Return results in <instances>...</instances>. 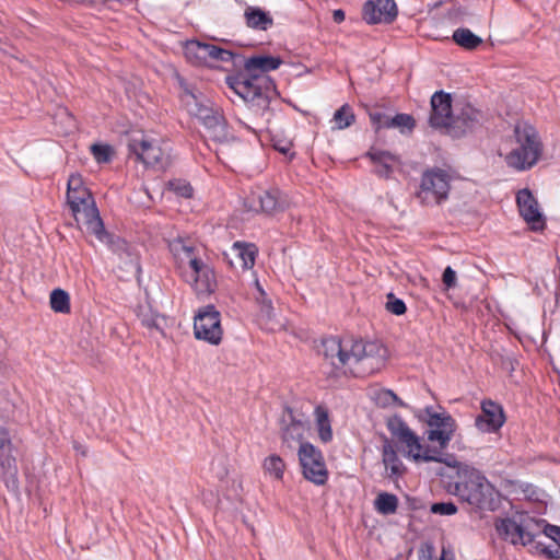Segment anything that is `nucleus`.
<instances>
[{
    "label": "nucleus",
    "instance_id": "f03ea898",
    "mask_svg": "<svg viewBox=\"0 0 560 560\" xmlns=\"http://www.w3.org/2000/svg\"><path fill=\"white\" fill-rule=\"evenodd\" d=\"M336 377L351 374L364 377L380 371L386 362L387 349L377 341L329 337L318 350Z\"/></svg>",
    "mask_w": 560,
    "mask_h": 560
},
{
    "label": "nucleus",
    "instance_id": "4c0bfd02",
    "mask_svg": "<svg viewBox=\"0 0 560 560\" xmlns=\"http://www.w3.org/2000/svg\"><path fill=\"white\" fill-rule=\"evenodd\" d=\"M385 308L386 311L394 315H402L407 311L405 302L396 298L393 293L387 294V302L385 304Z\"/></svg>",
    "mask_w": 560,
    "mask_h": 560
},
{
    "label": "nucleus",
    "instance_id": "3c124183",
    "mask_svg": "<svg viewBox=\"0 0 560 560\" xmlns=\"http://www.w3.org/2000/svg\"><path fill=\"white\" fill-rule=\"evenodd\" d=\"M73 447H74V450H75L77 452H79L82 456H86V453H88V452H86V448H85L84 446H82L81 444H79V443H77V442H75V443L73 444Z\"/></svg>",
    "mask_w": 560,
    "mask_h": 560
},
{
    "label": "nucleus",
    "instance_id": "4468645a",
    "mask_svg": "<svg viewBox=\"0 0 560 560\" xmlns=\"http://www.w3.org/2000/svg\"><path fill=\"white\" fill-rule=\"evenodd\" d=\"M201 124L208 130L209 137L220 143L221 148L217 151L219 159H221V155H225L228 153V144L230 141L236 142L237 147H240V141H237L236 138L228 131L225 118L220 110L210 115L209 118L203 120Z\"/></svg>",
    "mask_w": 560,
    "mask_h": 560
},
{
    "label": "nucleus",
    "instance_id": "8fccbe9b",
    "mask_svg": "<svg viewBox=\"0 0 560 560\" xmlns=\"http://www.w3.org/2000/svg\"><path fill=\"white\" fill-rule=\"evenodd\" d=\"M332 19L336 23H341L345 21V12L340 9L335 10L332 13Z\"/></svg>",
    "mask_w": 560,
    "mask_h": 560
},
{
    "label": "nucleus",
    "instance_id": "de8ad7c7",
    "mask_svg": "<svg viewBox=\"0 0 560 560\" xmlns=\"http://www.w3.org/2000/svg\"><path fill=\"white\" fill-rule=\"evenodd\" d=\"M456 282V273L451 267H446L443 272V283L447 288H453Z\"/></svg>",
    "mask_w": 560,
    "mask_h": 560
},
{
    "label": "nucleus",
    "instance_id": "e433bc0d",
    "mask_svg": "<svg viewBox=\"0 0 560 560\" xmlns=\"http://www.w3.org/2000/svg\"><path fill=\"white\" fill-rule=\"evenodd\" d=\"M91 152L98 163H107L112 159L113 149L108 144L94 143L91 145Z\"/></svg>",
    "mask_w": 560,
    "mask_h": 560
},
{
    "label": "nucleus",
    "instance_id": "a19ab883",
    "mask_svg": "<svg viewBox=\"0 0 560 560\" xmlns=\"http://www.w3.org/2000/svg\"><path fill=\"white\" fill-rule=\"evenodd\" d=\"M430 512L440 515H452L457 512V506L452 502H439L431 505Z\"/></svg>",
    "mask_w": 560,
    "mask_h": 560
},
{
    "label": "nucleus",
    "instance_id": "9d476101",
    "mask_svg": "<svg viewBox=\"0 0 560 560\" xmlns=\"http://www.w3.org/2000/svg\"><path fill=\"white\" fill-rule=\"evenodd\" d=\"M195 337L211 345H219L222 340L220 312L213 305L199 310L194 322Z\"/></svg>",
    "mask_w": 560,
    "mask_h": 560
},
{
    "label": "nucleus",
    "instance_id": "412c9836",
    "mask_svg": "<svg viewBox=\"0 0 560 560\" xmlns=\"http://www.w3.org/2000/svg\"><path fill=\"white\" fill-rule=\"evenodd\" d=\"M262 79H253V77L237 80L233 85V90L245 102H258V105L267 106L268 98L264 95L259 82Z\"/></svg>",
    "mask_w": 560,
    "mask_h": 560
},
{
    "label": "nucleus",
    "instance_id": "39448f33",
    "mask_svg": "<svg viewBox=\"0 0 560 560\" xmlns=\"http://www.w3.org/2000/svg\"><path fill=\"white\" fill-rule=\"evenodd\" d=\"M517 147L506 155L509 166L525 171L532 168L542 154V142L536 128L527 122H517L514 127Z\"/></svg>",
    "mask_w": 560,
    "mask_h": 560
},
{
    "label": "nucleus",
    "instance_id": "ddd939ff",
    "mask_svg": "<svg viewBox=\"0 0 560 560\" xmlns=\"http://www.w3.org/2000/svg\"><path fill=\"white\" fill-rule=\"evenodd\" d=\"M516 202L520 213L533 231H541L546 226L545 218L539 209L538 201L527 188L517 192Z\"/></svg>",
    "mask_w": 560,
    "mask_h": 560
},
{
    "label": "nucleus",
    "instance_id": "bb28decb",
    "mask_svg": "<svg viewBox=\"0 0 560 560\" xmlns=\"http://www.w3.org/2000/svg\"><path fill=\"white\" fill-rule=\"evenodd\" d=\"M182 89L180 101L186 110L192 116L200 105L207 100L201 92L190 86L184 79H179Z\"/></svg>",
    "mask_w": 560,
    "mask_h": 560
},
{
    "label": "nucleus",
    "instance_id": "f8f14e48",
    "mask_svg": "<svg viewBox=\"0 0 560 560\" xmlns=\"http://www.w3.org/2000/svg\"><path fill=\"white\" fill-rule=\"evenodd\" d=\"M308 429V422L296 419L291 408H287L282 415L281 441L282 446L293 451L296 445L301 446L304 433Z\"/></svg>",
    "mask_w": 560,
    "mask_h": 560
},
{
    "label": "nucleus",
    "instance_id": "a211bd4d",
    "mask_svg": "<svg viewBox=\"0 0 560 560\" xmlns=\"http://www.w3.org/2000/svg\"><path fill=\"white\" fill-rule=\"evenodd\" d=\"M505 422V415L501 405L492 400L481 402V413L475 420L481 432H497Z\"/></svg>",
    "mask_w": 560,
    "mask_h": 560
},
{
    "label": "nucleus",
    "instance_id": "cd10ccee",
    "mask_svg": "<svg viewBox=\"0 0 560 560\" xmlns=\"http://www.w3.org/2000/svg\"><path fill=\"white\" fill-rule=\"evenodd\" d=\"M315 420L320 441L327 443L332 439V430L327 408L317 406L315 408Z\"/></svg>",
    "mask_w": 560,
    "mask_h": 560
},
{
    "label": "nucleus",
    "instance_id": "6e6d98bb",
    "mask_svg": "<svg viewBox=\"0 0 560 560\" xmlns=\"http://www.w3.org/2000/svg\"><path fill=\"white\" fill-rule=\"evenodd\" d=\"M536 525H546V526H549L550 524L547 523L545 520H540V521H537L536 522Z\"/></svg>",
    "mask_w": 560,
    "mask_h": 560
},
{
    "label": "nucleus",
    "instance_id": "6ab92c4d",
    "mask_svg": "<svg viewBox=\"0 0 560 560\" xmlns=\"http://www.w3.org/2000/svg\"><path fill=\"white\" fill-rule=\"evenodd\" d=\"M18 472L16 462L12 455V443L8 431L4 428H0V477L5 480L7 483L10 481L15 482V476Z\"/></svg>",
    "mask_w": 560,
    "mask_h": 560
},
{
    "label": "nucleus",
    "instance_id": "0eeeda50",
    "mask_svg": "<svg viewBox=\"0 0 560 560\" xmlns=\"http://www.w3.org/2000/svg\"><path fill=\"white\" fill-rule=\"evenodd\" d=\"M128 150L136 161L142 162L145 166L164 168L168 164L170 154L162 147V141L142 131L130 135Z\"/></svg>",
    "mask_w": 560,
    "mask_h": 560
},
{
    "label": "nucleus",
    "instance_id": "c756f323",
    "mask_svg": "<svg viewBox=\"0 0 560 560\" xmlns=\"http://www.w3.org/2000/svg\"><path fill=\"white\" fill-rule=\"evenodd\" d=\"M262 468L265 474L276 480H281L283 478L285 464L279 455L272 454L264 459Z\"/></svg>",
    "mask_w": 560,
    "mask_h": 560
},
{
    "label": "nucleus",
    "instance_id": "b1692460",
    "mask_svg": "<svg viewBox=\"0 0 560 560\" xmlns=\"http://www.w3.org/2000/svg\"><path fill=\"white\" fill-rule=\"evenodd\" d=\"M483 120V114L479 109L475 108L470 104H466L462 107L459 114L454 117V128L460 129L463 132L474 129L476 126L481 125Z\"/></svg>",
    "mask_w": 560,
    "mask_h": 560
},
{
    "label": "nucleus",
    "instance_id": "aec40b11",
    "mask_svg": "<svg viewBox=\"0 0 560 560\" xmlns=\"http://www.w3.org/2000/svg\"><path fill=\"white\" fill-rule=\"evenodd\" d=\"M382 462L385 467L386 476L389 479L397 480L407 471L406 466L400 460L397 451L395 450L393 441L386 436L383 438Z\"/></svg>",
    "mask_w": 560,
    "mask_h": 560
},
{
    "label": "nucleus",
    "instance_id": "9b49d317",
    "mask_svg": "<svg viewBox=\"0 0 560 560\" xmlns=\"http://www.w3.org/2000/svg\"><path fill=\"white\" fill-rule=\"evenodd\" d=\"M298 455L304 477L316 485H324L328 471L320 451L311 443H301Z\"/></svg>",
    "mask_w": 560,
    "mask_h": 560
},
{
    "label": "nucleus",
    "instance_id": "ea45409f",
    "mask_svg": "<svg viewBox=\"0 0 560 560\" xmlns=\"http://www.w3.org/2000/svg\"><path fill=\"white\" fill-rule=\"evenodd\" d=\"M199 52H200V42L198 40H189L185 46V56L186 58L195 63L199 65Z\"/></svg>",
    "mask_w": 560,
    "mask_h": 560
},
{
    "label": "nucleus",
    "instance_id": "a878e982",
    "mask_svg": "<svg viewBox=\"0 0 560 560\" xmlns=\"http://www.w3.org/2000/svg\"><path fill=\"white\" fill-rule=\"evenodd\" d=\"M244 19L247 27L256 31H267L273 25L272 16L258 7H247Z\"/></svg>",
    "mask_w": 560,
    "mask_h": 560
},
{
    "label": "nucleus",
    "instance_id": "393cba45",
    "mask_svg": "<svg viewBox=\"0 0 560 560\" xmlns=\"http://www.w3.org/2000/svg\"><path fill=\"white\" fill-rule=\"evenodd\" d=\"M256 254L257 249L255 245L236 242L231 249V256L233 258L231 264H235L243 270L250 269L255 265Z\"/></svg>",
    "mask_w": 560,
    "mask_h": 560
},
{
    "label": "nucleus",
    "instance_id": "20e7f679",
    "mask_svg": "<svg viewBox=\"0 0 560 560\" xmlns=\"http://www.w3.org/2000/svg\"><path fill=\"white\" fill-rule=\"evenodd\" d=\"M67 202L75 221L84 224L89 233L94 234L98 241L109 244L114 252H117L120 257L122 253L128 257L131 256L128 245L124 240H114L113 236L105 231L94 199L88 188L79 189L74 191V194L67 192Z\"/></svg>",
    "mask_w": 560,
    "mask_h": 560
},
{
    "label": "nucleus",
    "instance_id": "864d4df0",
    "mask_svg": "<svg viewBox=\"0 0 560 560\" xmlns=\"http://www.w3.org/2000/svg\"><path fill=\"white\" fill-rule=\"evenodd\" d=\"M494 525H502V526L517 525V523L515 521H511V520L506 518V520H500V524L495 523Z\"/></svg>",
    "mask_w": 560,
    "mask_h": 560
},
{
    "label": "nucleus",
    "instance_id": "49530a36",
    "mask_svg": "<svg viewBox=\"0 0 560 560\" xmlns=\"http://www.w3.org/2000/svg\"><path fill=\"white\" fill-rule=\"evenodd\" d=\"M141 324L149 328H155L158 330H161L160 324H159V316L152 315V314H143L141 315Z\"/></svg>",
    "mask_w": 560,
    "mask_h": 560
},
{
    "label": "nucleus",
    "instance_id": "c03bdc74",
    "mask_svg": "<svg viewBox=\"0 0 560 560\" xmlns=\"http://www.w3.org/2000/svg\"><path fill=\"white\" fill-rule=\"evenodd\" d=\"M273 148L283 155H289L291 160L294 156V152L291 151L292 142L288 140H277L273 142Z\"/></svg>",
    "mask_w": 560,
    "mask_h": 560
},
{
    "label": "nucleus",
    "instance_id": "5701e85b",
    "mask_svg": "<svg viewBox=\"0 0 560 560\" xmlns=\"http://www.w3.org/2000/svg\"><path fill=\"white\" fill-rule=\"evenodd\" d=\"M366 155L375 165V173L378 176L385 178H388L390 176L394 170V165L399 162L398 158L395 154L375 148H371L368 151Z\"/></svg>",
    "mask_w": 560,
    "mask_h": 560
},
{
    "label": "nucleus",
    "instance_id": "09e8293b",
    "mask_svg": "<svg viewBox=\"0 0 560 560\" xmlns=\"http://www.w3.org/2000/svg\"><path fill=\"white\" fill-rule=\"evenodd\" d=\"M208 49H209L208 44L200 43L199 65L208 63V57H207Z\"/></svg>",
    "mask_w": 560,
    "mask_h": 560
},
{
    "label": "nucleus",
    "instance_id": "7c9ffc66",
    "mask_svg": "<svg viewBox=\"0 0 560 560\" xmlns=\"http://www.w3.org/2000/svg\"><path fill=\"white\" fill-rule=\"evenodd\" d=\"M259 210L267 214L276 213L282 210V203L279 201L277 192L264 191L257 197Z\"/></svg>",
    "mask_w": 560,
    "mask_h": 560
},
{
    "label": "nucleus",
    "instance_id": "4be33fe9",
    "mask_svg": "<svg viewBox=\"0 0 560 560\" xmlns=\"http://www.w3.org/2000/svg\"><path fill=\"white\" fill-rule=\"evenodd\" d=\"M282 60L280 57L272 56H253L245 60L244 68L246 73L253 79H262V73L276 70L280 67Z\"/></svg>",
    "mask_w": 560,
    "mask_h": 560
},
{
    "label": "nucleus",
    "instance_id": "72a5a7b5",
    "mask_svg": "<svg viewBox=\"0 0 560 560\" xmlns=\"http://www.w3.org/2000/svg\"><path fill=\"white\" fill-rule=\"evenodd\" d=\"M397 497L386 492L378 494L375 500L377 511L383 514L394 513L397 509Z\"/></svg>",
    "mask_w": 560,
    "mask_h": 560
},
{
    "label": "nucleus",
    "instance_id": "5fc2aeb1",
    "mask_svg": "<svg viewBox=\"0 0 560 560\" xmlns=\"http://www.w3.org/2000/svg\"><path fill=\"white\" fill-rule=\"evenodd\" d=\"M7 43L3 42L1 38H0V51L3 52V54H7L8 52V49H7Z\"/></svg>",
    "mask_w": 560,
    "mask_h": 560
},
{
    "label": "nucleus",
    "instance_id": "6e6552de",
    "mask_svg": "<svg viewBox=\"0 0 560 560\" xmlns=\"http://www.w3.org/2000/svg\"><path fill=\"white\" fill-rule=\"evenodd\" d=\"M451 175L439 167L423 173L417 197L425 206L440 205L448 197Z\"/></svg>",
    "mask_w": 560,
    "mask_h": 560
},
{
    "label": "nucleus",
    "instance_id": "37998d69",
    "mask_svg": "<svg viewBox=\"0 0 560 560\" xmlns=\"http://www.w3.org/2000/svg\"><path fill=\"white\" fill-rule=\"evenodd\" d=\"M219 109L211 106L210 101L206 100L202 105L192 114L194 117L198 118L201 122L213 115Z\"/></svg>",
    "mask_w": 560,
    "mask_h": 560
},
{
    "label": "nucleus",
    "instance_id": "a18cd8bd",
    "mask_svg": "<svg viewBox=\"0 0 560 560\" xmlns=\"http://www.w3.org/2000/svg\"><path fill=\"white\" fill-rule=\"evenodd\" d=\"M68 189H67V192H71V194H74V191L79 190V189H84V185H83V179L81 177V175L79 174H71L69 179H68Z\"/></svg>",
    "mask_w": 560,
    "mask_h": 560
},
{
    "label": "nucleus",
    "instance_id": "dca6fc26",
    "mask_svg": "<svg viewBox=\"0 0 560 560\" xmlns=\"http://www.w3.org/2000/svg\"><path fill=\"white\" fill-rule=\"evenodd\" d=\"M453 120L451 95L443 91L435 92L431 97L430 125L433 128L450 127Z\"/></svg>",
    "mask_w": 560,
    "mask_h": 560
},
{
    "label": "nucleus",
    "instance_id": "1a4fd4ad",
    "mask_svg": "<svg viewBox=\"0 0 560 560\" xmlns=\"http://www.w3.org/2000/svg\"><path fill=\"white\" fill-rule=\"evenodd\" d=\"M424 413L427 416L425 421L429 427L427 432L428 440L432 443L436 442L440 447L433 448L443 453V450L447 447L456 431V422L448 412H436L431 407L425 408ZM422 447L423 450L427 447L431 448L430 446L423 445Z\"/></svg>",
    "mask_w": 560,
    "mask_h": 560
},
{
    "label": "nucleus",
    "instance_id": "f704fd0d",
    "mask_svg": "<svg viewBox=\"0 0 560 560\" xmlns=\"http://www.w3.org/2000/svg\"><path fill=\"white\" fill-rule=\"evenodd\" d=\"M416 126L415 118L409 114H397L390 117L389 128H397L400 132H410Z\"/></svg>",
    "mask_w": 560,
    "mask_h": 560
},
{
    "label": "nucleus",
    "instance_id": "f257e3e1",
    "mask_svg": "<svg viewBox=\"0 0 560 560\" xmlns=\"http://www.w3.org/2000/svg\"><path fill=\"white\" fill-rule=\"evenodd\" d=\"M387 429L397 443L404 446L405 456L415 462L443 463L448 470L441 469L438 474L447 477V491L471 506L480 510H493L495 489L488 479L472 466L458 462L454 455L441 453L434 448H424L419 436L399 416L388 418Z\"/></svg>",
    "mask_w": 560,
    "mask_h": 560
},
{
    "label": "nucleus",
    "instance_id": "603ef678",
    "mask_svg": "<svg viewBox=\"0 0 560 560\" xmlns=\"http://www.w3.org/2000/svg\"><path fill=\"white\" fill-rule=\"evenodd\" d=\"M386 394L389 395L392 399L396 401L399 406L404 405L402 401L397 397V395L393 390L388 389L386 390Z\"/></svg>",
    "mask_w": 560,
    "mask_h": 560
},
{
    "label": "nucleus",
    "instance_id": "c85d7f7f",
    "mask_svg": "<svg viewBox=\"0 0 560 560\" xmlns=\"http://www.w3.org/2000/svg\"><path fill=\"white\" fill-rule=\"evenodd\" d=\"M452 38L459 47L466 50H474L482 44L481 37L465 27L454 31Z\"/></svg>",
    "mask_w": 560,
    "mask_h": 560
},
{
    "label": "nucleus",
    "instance_id": "2f4dec72",
    "mask_svg": "<svg viewBox=\"0 0 560 560\" xmlns=\"http://www.w3.org/2000/svg\"><path fill=\"white\" fill-rule=\"evenodd\" d=\"M50 307L56 313H70V298L62 289H55L50 293Z\"/></svg>",
    "mask_w": 560,
    "mask_h": 560
},
{
    "label": "nucleus",
    "instance_id": "58836bf2",
    "mask_svg": "<svg viewBox=\"0 0 560 560\" xmlns=\"http://www.w3.org/2000/svg\"><path fill=\"white\" fill-rule=\"evenodd\" d=\"M369 116L376 132L382 128H389L390 116L380 110H372Z\"/></svg>",
    "mask_w": 560,
    "mask_h": 560
},
{
    "label": "nucleus",
    "instance_id": "473e14b6",
    "mask_svg": "<svg viewBox=\"0 0 560 560\" xmlns=\"http://www.w3.org/2000/svg\"><path fill=\"white\" fill-rule=\"evenodd\" d=\"M354 120L355 116L352 112V108L348 104L342 105L334 114V121L338 129H345L351 126Z\"/></svg>",
    "mask_w": 560,
    "mask_h": 560
},
{
    "label": "nucleus",
    "instance_id": "7ed1b4c3",
    "mask_svg": "<svg viewBox=\"0 0 560 560\" xmlns=\"http://www.w3.org/2000/svg\"><path fill=\"white\" fill-rule=\"evenodd\" d=\"M497 537L546 559H560V527H495Z\"/></svg>",
    "mask_w": 560,
    "mask_h": 560
},
{
    "label": "nucleus",
    "instance_id": "f3484780",
    "mask_svg": "<svg viewBox=\"0 0 560 560\" xmlns=\"http://www.w3.org/2000/svg\"><path fill=\"white\" fill-rule=\"evenodd\" d=\"M396 16L394 0H368L363 5V19L369 24L392 23Z\"/></svg>",
    "mask_w": 560,
    "mask_h": 560
},
{
    "label": "nucleus",
    "instance_id": "423d86ee",
    "mask_svg": "<svg viewBox=\"0 0 560 560\" xmlns=\"http://www.w3.org/2000/svg\"><path fill=\"white\" fill-rule=\"evenodd\" d=\"M170 249L180 264H187L189 270H184L185 281L191 284L196 292H211L215 284L213 270L201 259L194 256V246L186 244L182 238L174 240Z\"/></svg>",
    "mask_w": 560,
    "mask_h": 560
},
{
    "label": "nucleus",
    "instance_id": "79ce46f5",
    "mask_svg": "<svg viewBox=\"0 0 560 560\" xmlns=\"http://www.w3.org/2000/svg\"><path fill=\"white\" fill-rule=\"evenodd\" d=\"M170 188L180 197L189 198L192 195V187L190 184L183 180L170 182Z\"/></svg>",
    "mask_w": 560,
    "mask_h": 560
},
{
    "label": "nucleus",
    "instance_id": "4d7b16f0",
    "mask_svg": "<svg viewBox=\"0 0 560 560\" xmlns=\"http://www.w3.org/2000/svg\"><path fill=\"white\" fill-rule=\"evenodd\" d=\"M441 560H443V559H441Z\"/></svg>",
    "mask_w": 560,
    "mask_h": 560
},
{
    "label": "nucleus",
    "instance_id": "c9c22d12",
    "mask_svg": "<svg viewBox=\"0 0 560 560\" xmlns=\"http://www.w3.org/2000/svg\"><path fill=\"white\" fill-rule=\"evenodd\" d=\"M209 49L207 51L208 62L213 60H220V61H232L234 58V54L230 50L222 49L215 45L208 44Z\"/></svg>",
    "mask_w": 560,
    "mask_h": 560
},
{
    "label": "nucleus",
    "instance_id": "2eb2a0df",
    "mask_svg": "<svg viewBox=\"0 0 560 560\" xmlns=\"http://www.w3.org/2000/svg\"><path fill=\"white\" fill-rule=\"evenodd\" d=\"M255 287L258 293L255 299L259 305V313L257 316L259 326L270 332L283 329L284 324L277 318L271 300L268 299L267 293L264 291L257 279L255 280Z\"/></svg>",
    "mask_w": 560,
    "mask_h": 560
}]
</instances>
